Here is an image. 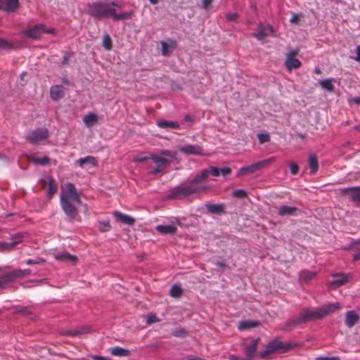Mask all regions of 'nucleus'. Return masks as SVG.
Masks as SVG:
<instances>
[{
    "label": "nucleus",
    "instance_id": "f257e3e1",
    "mask_svg": "<svg viewBox=\"0 0 360 360\" xmlns=\"http://www.w3.org/2000/svg\"><path fill=\"white\" fill-rule=\"evenodd\" d=\"M220 170L217 167H209L203 169L189 181L183 183L171 190L169 198L181 199L193 194L205 193L209 186L205 184L210 175L217 177L219 176Z\"/></svg>",
    "mask_w": 360,
    "mask_h": 360
},
{
    "label": "nucleus",
    "instance_id": "f03ea898",
    "mask_svg": "<svg viewBox=\"0 0 360 360\" xmlns=\"http://www.w3.org/2000/svg\"><path fill=\"white\" fill-rule=\"evenodd\" d=\"M60 203L69 221L75 220L79 215L78 207L82 205V200L73 184L67 183L62 188Z\"/></svg>",
    "mask_w": 360,
    "mask_h": 360
},
{
    "label": "nucleus",
    "instance_id": "7ed1b4c3",
    "mask_svg": "<svg viewBox=\"0 0 360 360\" xmlns=\"http://www.w3.org/2000/svg\"><path fill=\"white\" fill-rule=\"evenodd\" d=\"M340 307L341 306L339 302H333L325 304L319 308H305L301 312L302 319L304 320V323L321 320L327 315L339 309Z\"/></svg>",
    "mask_w": 360,
    "mask_h": 360
},
{
    "label": "nucleus",
    "instance_id": "20e7f679",
    "mask_svg": "<svg viewBox=\"0 0 360 360\" xmlns=\"http://www.w3.org/2000/svg\"><path fill=\"white\" fill-rule=\"evenodd\" d=\"M115 6L120 7L121 6L115 1L103 2L98 1L88 5V13L91 16L100 20L112 16L113 12L115 11Z\"/></svg>",
    "mask_w": 360,
    "mask_h": 360
},
{
    "label": "nucleus",
    "instance_id": "39448f33",
    "mask_svg": "<svg viewBox=\"0 0 360 360\" xmlns=\"http://www.w3.org/2000/svg\"><path fill=\"white\" fill-rule=\"evenodd\" d=\"M295 345L291 343H283L278 339H275L269 342L264 350L259 352V355L262 359H266L269 354L281 351V352H286L294 347Z\"/></svg>",
    "mask_w": 360,
    "mask_h": 360
},
{
    "label": "nucleus",
    "instance_id": "423d86ee",
    "mask_svg": "<svg viewBox=\"0 0 360 360\" xmlns=\"http://www.w3.org/2000/svg\"><path fill=\"white\" fill-rule=\"evenodd\" d=\"M176 158L175 152L166 149L160 150L159 154L150 153V159L157 165H167Z\"/></svg>",
    "mask_w": 360,
    "mask_h": 360
},
{
    "label": "nucleus",
    "instance_id": "0eeeda50",
    "mask_svg": "<svg viewBox=\"0 0 360 360\" xmlns=\"http://www.w3.org/2000/svg\"><path fill=\"white\" fill-rule=\"evenodd\" d=\"M275 158L274 157L268 159H264L261 161L257 162L252 165L241 167L238 173L237 176H241L249 174H253L255 172L262 169L267 166L271 162H274Z\"/></svg>",
    "mask_w": 360,
    "mask_h": 360
},
{
    "label": "nucleus",
    "instance_id": "6e6552de",
    "mask_svg": "<svg viewBox=\"0 0 360 360\" xmlns=\"http://www.w3.org/2000/svg\"><path fill=\"white\" fill-rule=\"evenodd\" d=\"M338 191L341 196H347L351 202L360 205V186L342 188Z\"/></svg>",
    "mask_w": 360,
    "mask_h": 360
},
{
    "label": "nucleus",
    "instance_id": "1a4fd4ad",
    "mask_svg": "<svg viewBox=\"0 0 360 360\" xmlns=\"http://www.w3.org/2000/svg\"><path fill=\"white\" fill-rule=\"evenodd\" d=\"M49 136V130L45 127H41L32 131L27 135L26 140L33 144L46 139Z\"/></svg>",
    "mask_w": 360,
    "mask_h": 360
},
{
    "label": "nucleus",
    "instance_id": "9d476101",
    "mask_svg": "<svg viewBox=\"0 0 360 360\" xmlns=\"http://www.w3.org/2000/svg\"><path fill=\"white\" fill-rule=\"evenodd\" d=\"M332 276L335 280L330 283V286L334 288L342 286L349 283L353 278L352 274L336 273L332 274Z\"/></svg>",
    "mask_w": 360,
    "mask_h": 360
},
{
    "label": "nucleus",
    "instance_id": "9b49d317",
    "mask_svg": "<svg viewBox=\"0 0 360 360\" xmlns=\"http://www.w3.org/2000/svg\"><path fill=\"white\" fill-rule=\"evenodd\" d=\"M39 181L43 188H45L46 186H48L47 197L51 198L58 190V186L55 180L51 176L46 175L40 179Z\"/></svg>",
    "mask_w": 360,
    "mask_h": 360
},
{
    "label": "nucleus",
    "instance_id": "f8f14e48",
    "mask_svg": "<svg viewBox=\"0 0 360 360\" xmlns=\"http://www.w3.org/2000/svg\"><path fill=\"white\" fill-rule=\"evenodd\" d=\"M44 32V25L39 23L34 26L25 30L22 32V34L27 38L36 39L39 38Z\"/></svg>",
    "mask_w": 360,
    "mask_h": 360
},
{
    "label": "nucleus",
    "instance_id": "ddd939ff",
    "mask_svg": "<svg viewBox=\"0 0 360 360\" xmlns=\"http://www.w3.org/2000/svg\"><path fill=\"white\" fill-rule=\"evenodd\" d=\"M25 234L23 233H17L11 236V242H4L0 243V248L4 250H11L15 246L22 242Z\"/></svg>",
    "mask_w": 360,
    "mask_h": 360
},
{
    "label": "nucleus",
    "instance_id": "4468645a",
    "mask_svg": "<svg viewBox=\"0 0 360 360\" xmlns=\"http://www.w3.org/2000/svg\"><path fill=\"white\" fill-rule=\"evenodd\" d=\"M179 151L186 155H204L203 149L198 145H184L179 147Z\"/></svg>",
    "mask_w": 360,
    "mask_h": 360
},
{
    "label": "nucleus",
    "instance_id": "2eb2a0df",
    "mask_svg": "<svg viewBox=\"0 0 360 360\" xmlns=\"http://www.w3.org/2000/svg\"><path fill=\"white\" fill-rule=\"evenodd\" d=\"M19 6L18 0H0V9L6 12L13 13L18 9Z\"/></svg>",
    "mask_w": 360,
    "mask_h": 360
},
{
    "label": "nucleus",
    "instance_id": "dca6fc26",
    "mask_svg": "<svg viewBox=\"0 0 360 360\" xmlns=\"http://www.w3.org/2000/svg\"><path fill=\"white\" fill-rule=\"evenodd\" d=\"M65 88L62 85H53L50 89V97L53 101H59L65 95Z\"/></svg>",
    "mask_w": 360,
    "mask_h": 360
},
{
    "label": "nucleus",
    "instance_id": "f3484780",
    "mask_svg": "<svg viewBox=\"0 0 360 360\" xmlns=\"http://www.w3.org/2000/svg\"><path fill=\"white\" fill-rule=\"evenodd\" d=\"M177 42L175 39H168L167 41H162V54L163 56H169L176 48Z\"/></svg>",
    "mask_w": 360,
    "mask_h": 360
},
{
    "label": "nucleus",
    "instance_id": "a211bd4d",
    "mask_svg": "<svg viewBox=\"0 0 360 360\" xmlns=\"http://www.w3.org/2000/svg\"><path fill=\"white\" fill-rule=\"evenodd\" d=\"M259 340L255 339L252 341L250 345H245L244 348V353L246 356L242 360H252V356L255 354Z\"/></svg>",
    "mask_w": 360,
    "mask_h": 360
},
{
    "label": "nucleus",
    "instance_id": "6ab92c4d",
    "mask_svg": "<svg viewBox=\"0 0 360 360\" xmlns=\"http://www.w3.org/2000/svg\"><path fill=\"white\" fill-rule=\"evenodd\" d=\"M299 209L294 206L280 205L278 209V214L281 217L295 216L297 214Z\"/></svg>",
    "mask_w": 360,
    "mask_h": 360
},
{
    "label": "nucleus",
    "instance_id": "aec40b11",
    "mask_svg": "<svg viewBox=\"0 0 360 360\" xmlns=\"http://www.w3.org/2000/svg\"><path fill=\"white\" fill-rule=\"evenodd\" d=\"M112 215L117 221L122 224L131 226L135 223V219L120 212L115 211L112 213Z\"/></svg>",
    "mask_w": 360,
    "mask_h": 360
},
{
    "label": "nucleus",
    "instance_id": "412c9836",
    "mask_svg": "<svg viewBox=\"0 0 360 360\" xmlns=\"http://www.w3.org/2000/svg\"><path fill=\"white\" fill-rule=\"evenodd\" d=\"M359 320V316L354 310L347 311L345 314V324L348 328H352Z\"/></svg>",
    "mask_w": 360,
    "mask_h": 360
},
{
    "label": "nucleus",
    "instance_id": "4be33fe9",
    "mask_svg": "<svg viewBox=\"0 0 360 360\" xmlns=\"http://www.w3.org/2000/svg\"><path fill=\"white\" fill-rule=\"evenodd\" d=\"M82 120L85 126L90 128L98 123V117L94 112H89L83 117Z\"/></svg>",
    "mask_w": 360,
    "mask_h": 360
},
{
    "label": "nucleus",
    "instance_id": "5701e85b",
    "mask_svg": "<svg viewBox=\"0 0 360 360\" xmlns=\"http://www.w3.org/2000/svg\"><path fill=\"white\" fill-rule=\"evenodd\" d=\"M54 257L56 260L58 261H67L70 262V263L75 264L77 261V257L73 255H71L68 252H61L58 253L54 255Z\"/></svg>",
    "mask_w": 360,
    "mask_h": 360
},
{
    "label": "nucleus",
    "instance_id": "b1692460",
    "mask_svg": "<svg viewBox=\"0 0 360 360\" xmlns=\"http://www.w3.org/2000/svg\"><path fill=\"white\" fill-rule=\"evenodd\" d=\"M13 274V271H11L0 276V288H6L8 284L14 281L15 276Z\"/></svg>",
    "mask_w": 360,
    "mask_h": 360
},
{
    "label": "nucleus",
    "instance_id": "393cba45",
    "mask_svg": "<svg viewBox=\"0 0 360 360\" xmlns=\"http://www.w3.org/2000/svg\"><path fill=\"white\" fill-rule=\"evenodd\" d=\"M285 65L287 70L290 72L293 69H297L300 68L302 63L300 60L295 58H286L285 60Z\"/></svg>",
    "mask_w": 360,
    "mask_h": 360
},
{
    "label": "nucleus",
    "instance_id": "a878e982",
    "mask_svg": "<svg viewBox=\"0 0 360 360\" xmlns=\"http://www.w3.org/2000/svg\"><path fill=\"white\" fill-rule=\"evenodd\" d=\"M156 230L162 235H167L176 233L177 228L174 225H158Z\"/></svg>",
    "mask_w": 360,
    "mask_h": 360
},
{
    "label": "nucleus",
    "instance_id": "bb28decb",
    "mask_svg": "<svg viewBox=\"0 0 360 360\" xmlns=\"http://www.w3.org/2000/svg\"><path fill=\"white\" fill-rule=\"evenodd\" d=\"M316 275L314 271H309L307 270L301 271L299 273V280L300 282L308 283L312 280Z\"/></svg>",
    "mask_w": 360,
    "mask_h": 360
},
{
    "label": "nucleus",
    "instance_id": "cd10ccee",
    "mask_svg": "<svg viewBox=\"0 0 360 360\" xmlns=\"http://www.w3.org/2000/svg\"><path fill=\"white\" fill-rule=\"evenodd\" d=\"M90 330L89 326H83L72 330H66L62 333L64 335L77 336L89 333Z\"/></svg>",
    "mask_w": 360,
    "mask_h": 360
},
{
    "label": "nucleus",
    "instance_id": "c85d7f7f",
    "mask_svg": "<svg viewBox=\"0 0 360 360\" xmlns=\"http://www.w3.org/2000/svg\"><path fill=\"white\" fill-rule=\"evenodd\" d=\"M208 212L211 214H221L224 212V205L223 204H205Z\"/></svg>",
    "mask_w": 360,
    "mask_h": 360
},
{
    "label": "nucleus",
    "instance_id": "c756f323",
    "mask_svg": "<svg viewBox=\"0 0 360 360\" xmlns=\"http://www.w3.org/2000/svg\"><path fill=\"white\" fill-rule=\"evenodd\" d=\"M110 354L116 356H129L131 354L130 351L120 347H114L109 349Z\"/></svg>",
    "mask_w": 360,
    "mask_h": 360
},
{
    "label": "nucleus",
    "instance_id": "7c9ffc66",
    "mask_svg": "<svg viewBox=\"0 0 360 360\" xmlns=\"http://www.w3.org/2000/svg\"><path fill=\"white\" fill-rule=\"evenodd\" d=\"M308 164L310 168V174H315L319 169L318 158L316 155H310L308 159Z\"/></svg>",
    "mask_w": 360,
    "mask_h": 360
},
{
    "label": "nucleus",
    "instance_id": "2f4dec72",
    "mask_svg": "<svg viewBox=\"0 0 360 360\" xmlns=\"http://www.w3.org/2000/svg\"><path fill=\"white\" fill-rule=\"evenodd\" d=\"M302 323H304V320L302 319L301 313H300L299 315L296 318L291 319L285 323V327H286L285 330H291L292 328L297 327V326H298L299 324H301Z\"/></svg>",
    "mask_w": 360,
    "mask_h": 360
},
{
    "label": "nucleus",
    "instance_id": "473e14b6",
    "mask_svg": "<svg viewBox=\"0 0 360 360\" xmlns=\"http://www.w3.org/2000/svg\"><path fill=\"white\" fill-rule=\"evenodd\" d=\"M157 125L162 129H178L179 124L176 121L160 120L158 121Z\"/></svg>",
    "mask_w": 360,
    "mask_h": 360
},
{
    "label": "nucleus",
    "instance_id": "72a5a7b5",
    "mask_svg": "<svg viewBox=\"0 0 360 360\" xmlns=\"http://www.w3.org/2000/svg\"><path fill=\"white\" fill-rule=\"evenodd\" d=\"M259 325V322L256 321H242L239 323L238 328L240 330H248L255 328Z\"/></svg>",
    "mask_w": 360,
    "mask_h": 360
},
{
    "label": "nucleus",
    "instance_id": "f704fd0d",
    "mask_svg": "<svg viewBox=\"0 0 360 360\" xmlns=\"http://www.w3.org/2000/svg\"><path fill=\"white\" fill-rule=\"evenodd\" d=\"M77 162L82 167H83L85 164H90L93 166H96L98 164L96 158L94 156H86L85 158H79L77 160Z\"/></svg>",
    "mask_w": 360,
    "mask_h": 360
},
{
    "label": "nucleus",
    "instance_id": "c9c22d12",
    "mask_svg": "<svg viewBox=\"0 0 360 360\" xmlns=\"http://www.w3.org/2000/svg\"><path fill=\"white\" fill-rule=\"evenodd\" d=\"M333 81V79L330 78V79L320 80L319 82V83L323 89H326L327 91L331 92V91H333L334 89H335V86L332 83Z\"/></svg>",
    "mask_w": 360,
    "mask_h": 360
},
{
    "label": "nucleus",
    "instance_id": "e433bc0d",
    "mask_svg": "<svg viewBox=\"0 0 360 360\" xmlns=\"http://www.w3.org/2000/svg\"><path fill=\"white\" fill-rule=\"evenodd\" d=\"M133 15V11H126L120 14H117L115 11H114L112 17L115 20H122L130 19Z\"/></svg>",
    "mask_w": 360,
    "mask_h": 360
},
{
    "label": "nucleus",
    "instance_id": "4c0bfd02",
    "mask_svg": "<svg viewBox=\"0 0 360 360\" xmlns=\"http://www.w3.org/2000/svg\"><path fill=\"white\" fill-rule=\"evenodd\" d=\"M351 248H353L356 252L353 255V260L356 262L360 260V239L353 242L351 245Z\"/></svg>",
    "mask_w": 360,
    "mask_h": 360
},
{
    "label": "nucleus",
    "instance_id": "58836bf2",
    "mask_svg": "<svg viewBox=\"0 0 360 360\" xmlns=\"http://www.w3.org/2000/svg\"><path fill=\"white\" fill-rule=\"evenodd\" d=\"M254 36L258 40H263L266 37V32L265 31V28L262 24H259L257 29V32L254 34Z\"/></svg>",
    "mask_w": 360,
    "mask_h": 360
},
{
    "label": "nucleus",
    "instance_id": "ea45409f",
    "mask_svg": "<svg viewBox=\"0 0 360 360\" xmlns=\"http://www.w3.org/2000/svg\"><path fill=\"white\" fill-rule=\"evenodd\" d=\"M102 44L105 50L110 51L112 49V39L108 34H105L103 35V40H102Z\"/></svg>",
    "mask_w": 360,
    "mask_h": 360
},
{
    "label": "nucleus",
    "instance_id": "a19ab883",
    "mask_svg": "<svg viewBox=\"0 0 360 360\" xmlns=\"http://www.w3.org/2000/svg\"><path fill=\"white\" fill-rule=\"evenodd\" d=\"M182 289L180 286V285H174L170 288V295L172 297H179L182 294Z\"/></svg>",
    "mask_w": 360,
    "mask_h": 360
},
{
    "label": "nucleus",
    "instance_id": "79ce46f5",
    "mask_svg": "<svg viewBox=\"0 0 360 360\" xmlns=\"http://www.w3.org/2000/svg\"><path fill=\"white\" fill-rule=\"evenodd\" d=\"M98 227L99 231L102 233L108 232L111 229V226L108 220L99 221Z\"/></svg>",
    "mask_w": 360,
    "mask_h": 360
},
{
    "label": "nucleus",
    "instance_id": "37998d69",
    "mask_svg": "<svg viewBox=\"0 0 360 360\" xmlns=\"http://www.w3.org/2000/svg\"><path fill=\"white\" fill-rule=\"evenodd\" d=\"M172 335L175 337L184 338L188 335V332L183 328H179L173 330Z\"/></svg>",
    "mask_w": 360,
    "mask_h": 360
},
{
    "label": "nucleus",
    "instance_id": "c03bdc74",
    "mask_svg": "<svg viewBox=\"0 0 360 360\" xmlns=\"http://www.w3.org/2000/svg\"><path fill=\"white\" fill-rule=\"evenodd\" d=\"M13 276H15V278H22L26 276H28L31 274V271L30 269H25V270H20V269H16L13 270Z\"/></svg>",
    "mask_w": 360,
    "mask_h": 360
},
{
    "label": "nucleus",
    "instance_id": "a18cd8bd",
    "mask_svg": "<svg viewBox=\"0 0 360 360\" xmlns=\"http://www.w3.org/2000/svg\"><path fill=\"white\" fill-rule=\"evenodd\" d=\"M248 195V193L246 191L243 189H237L234 190L232 193V196L238 198H243L246 197Z\"/></svg>",
    "mask_w": 360,
    "mask_h": 360
},
{
    "label": "nucleus",
    "instance_id": "49530a36",
    "mask_svg": "<svg viewBox=\"0 0 360 360\" xmlns=\"http://www.w3.org/2000/svg\"><path fill=\"white\" fill-rule=\"evenodd\" d=\"M150 159V153L148 155H146L144 153L140 154L135 158H134L133 161L134 162H142L146 161Z\"/></svg>",
    "mask_w": 360,
    "mask_h": 360
},
{
    "label": "nucleus",
    "instance_id": "de8ad7c7",
    "mask_svg": "<svg viewBox=\"0 0 360 360\" xmlns=\"http://www.w3.org/2000/svg\"><path fill=\"white\" fill-rule=\"evenodd\" d=\"M13 48V44L7 40L0 38V49H11Z\"/></svg>",
    "mask_w": 360,
    "mask_h": 360
},
{
    "label": "nucleus",
    "instance_id": "09e8293b",
    "mask_svg": "<svg viewBox=\"0 0 360 360\" xmlns=\"http://www.w3.org/2000/svg\"><path fill=\"white\" fill-rule=\"evenodd\" d=\"M258 141L259 143H264L268 142L270 140V136L269 134H259L257 135Z\"/></svg>",
    "mask_w": 360,
    "mask_h": 360
},
{
    "label": "nucleus",
    "instance_id": "8fccbe9b",
    "mask_svg": "<svg viewBox=\"0 0 360 360\" xmlns=\"http://www.w3.org/2000/svg\"><path fill=\"white\" fill-rule=\"evenodd\" d=\"M45 260L43 258L38 257L35 259H29L25 262L28 265L31 264H41L44 263Z\"/></svg>",
    "mask_w": 360,
    "mask_h": 360
},
{
    "label": "nucleus",
    "instance_id": "3c124183",
    "mask_svg": "<svg viewBox=\"0 0 360 360\" xmlns=\"http://www.w3.org/2000/svg\"><path fill=\"white\" fill-rule=\"evenodd\" d=\"M299 170L298 165L295 162H291L290 164V172L292 175H295L297 174Z\"/></svg>",
    "mask_w": 360,
    "mask_h": 360
},
{
    "label": "nucleus",
    "instance_id": "603ef678",
    "mask_svg": "<svg viewBox=\"0 0 360 360\" xmlns=\"http://www.w3.org/2000/svg\"><path fill=\"white\" fill-rule=\"evenodd\" d=\"M159 319L157 318V316L155 314H149L147 317L146 322L148 324H151L153 323L158 322Z\"/></svg>",
    "mask_w": 360,
    "mask_h": 360
},
{
    "label": "nucleus",
    "instance_id": "864d4df0",
    "mask_svg": "<svg viewBox=\"0 0 360 360\" xmlns=\"http://www.w3.org/2000/svg\"><path fill=\"white\" fill-rule=\"evenodd\" d=\"M316 360H340V358L338 356H321L316 357Z\"/></svg>",
    "mask_w": 360,
    "mask_h": 360
},
{
    "label": "nucleus",
    "instance_id": "5fc2aeb1",
    "mask_svg": "<svg viewBox=\"0 0 360 360\" xmlns=\"http://www.w3.org/2000/svg\"><path fill=\"white\" fill-rule=\"evenodd\" d=\"M238 17V14L237 13H228L226 15L227 20L229 21H235Z\"/></svg>",
    "mask_w": 360,
    "mask_h": 360
},
{
    "label": "nucleus",
    "instance_id": "6e6d98bb",
    "mask_svg": "<svg viewBox=\"0 0 360 360\" xmlns=\"http://www.w3.org/2000/svg\"><path fill=\"white\" fill-rule=\"evenodd\" d=\"M165 166H166V165H158L156 166V167H155V168H154V169L151 171V174H158V173H159V172H162V171L164 169V168H165Z\"/></svg>",
    "mask_w": 360,
    "mask_h": 360
},
{
    "label": "nucleus",
    "instance_id": "4d7b16f0",
    "mask_svg": "<svg viewBox=\"0 0 360 360\" xmlns=\"http://www.w3.org/2000/svg\"><path fill=\"white\" fill-rule=\"evenodd\" d=\"M300 20L299 15L293 13L290 19V22L292 24H297Z\"/></svg>",
    "mask_w": 360,
    "mask_h": 360
},
{
    "label": "nucleus",
    "instance_id": "13d9d810",
    "mask_svg": "<svg viewBox=\"0 0 360 360\" xmlns=\"http://www.w3.org/2000/svg\"><path fill=\"white\" fill-rule=\"evenodd\" d=\"M220 170V173L223 175V176H226V175H229L231 173V169L230 167H224V168H221L219 169Z\"/></svg>",
    "mask_w": 360,
    "mask_h": 360
},
{
    "label": "nucleus",
    "instance_id": "bf43d9fd",
    "mask_svg": "<svg viewBox=\"0 0 360 360\" xmlns=\"http://www.w3.org/2000/svg\"><path fill=\"white\" fill-rule=\"evenodd\" d=\"M49 162H50L49 158L47 156H45L41 158H39V165H48L49 163Z\"/></svg>",
    "mask_w": 360,
    "mask_h": 360
},
{
    "label": "nucleus",
    "instance_id": "052dcab7",
    "mask_svg": "<svg viewBox=\"0 0 360 360\" xmlns=\"http://www.w3.org/2000/svg\"><path fill=\"white\" fill-rule=\"evenodd\" d=\"M299 49L291 50L286 56V58H294L295 56L297 55Z\"/></svg>",
    "mask_w": 360,
    "mask_h": 360
},
{
    "label": "nucleus",
    "instance_id": "680f3d73",
    "mask_svg": "<svg viewBox=\"0 0 360 360\" xmlns=\"http://www.w3.org/2000/svg\"><path fill=\"white\" fill-rule=\"evenodd\" d=\"M356 57L354 58V59L356 61L360 63V45H358L356 46Z\"/></svg>",
    "mask_w": 360,
    "mask_h": 360
},
{
    "label": "nucleus",
    "instance_id": "e2e57ef3",
    "mask_svg": "<svg viewBox=\"0 0 360 360\" xmlns=\"http://www.w3.org/2000/svg\"><path fill=\"white\" fill-rule=\"evenodd\" d=\"M213 0H202V7L205 9H207L209 6L212 4Z\"/></svg>",
    "mask_w": 360,
    "mask_h": 360
},
{
    "label": "nucleus",
    "instance_id": "0e129e2a",
    "mask_svg": "<svg viewBox=\"0 0 360 360\" xmlns=\"http://www.w3.org/2000/svg\"><path fill=\"white\" fill-rule=\"evenodd\" d=\"M29 160L32 162L33 163H34L35 165H39V158H37V157H34V156H30L29 157Z\"/></svg>",
    "mask_w": 360,
    "mask_h": 360
},
{
    "label": "nucleus",
    "instance_id": "69168bd1",
    "mask_svg": "<svg viewBox=\"0 0 360 360\" xmlns=\"http://www.w3.org/2000/svg\"><path fill=\"white\" fill-rule=\"evenodd\" d=\"M68 60H69V56L67 53H65L63 57V60L61 62L62 65H64L67 64Z\"/></svg>",
    "mask_w": 360,
    "mask_h": 360
},
{
    "label": "nucleus",
    "instance_id": "338daca9",
    "mask_svg": "<svg viewBox=\"0 0 360 360\" xmlns=\"http://www.w3.org/2000/svg\"><path fill=\"white\" fill-rule=\"evenodd\" d=\"M184 121L186 122H193V117L190 115H187L184 117Z\"/></svg>",
    "mask_w": 360,
    "mask_h": 360
},
{
    "label": "nucleus",
    "instance_id": "774afa93",
    "mask_svg": "<svg viewBox=\"0 0 360 360\" xmlns=\"http://www.w3.org/2000/svg\"><path fill=\"white\" fill-rule=\"evenodd\" d=\"M229 359L230 360H242L243 358H240L238 356H236V355H230Z\"/></svg>",
    "mask_w": 360,
    "mask_h": 360
}]
</instances>
